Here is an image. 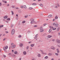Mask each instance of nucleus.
Wrapping results in <instances>:
<instances>
[{"label": "nucleus", "instance_id": "0e129e2a", "mask_svg": "<svg viewBox=\"0 0 60 60\" xmlns=\"http://www.w3.org/2000/svg\"><path fill=\"white\" fill-rule=\"evenodd\" d=\"M12 52H14V50H12Z\"/></svg>", "mask_w": 60, "mask_h": 60}, {"label": "nucleus", "instance_id": "864d4df0", "mask_svg": "<svg viewBox=\"0 0 60 60\" xmlns=\"http://www.w3.org/2000/svg\"><path fill=\"white\" fill-rule=\"evenodd\" d=\"M37 26V25H35L34 26V27H36Z\"/></svg>", "mask_w": 60, "mask_h": 60}, {"label": "nucleus", "instance_id": "13d9d810", "mask_svg": "<svg viewBox=\"0 0 60 60\" xmlns=\"http://www.w3.org/2000/svg\"><path fill=\"white\" fill-rule=\"evenodd\" d=\"M55 41V40L54 39L52 40V41Z\"/></svg>", "mask_w": 60, "mask_h": 60}, {"label": "nucleus", "instance_id": "bb28decb", "mask_svg": "<svg viewBox=\"0 0 60 60\" xmlns=\"http://www.w3.org/2000/svg\"><path fill=\"white\" fill-rule=\"evenodd\" d=\"M4 27V25H2L0 26V27L1 28V27Z\"/></svg>", "mask_w": 60, "mask_h": 60}, {"label": "nucleus", "instance_id": "aec40b11", "mask_svg": "<svg viewBox=\"0 0 60 60\" xmlns=\"http://www.w3.org/2000/svg\"><path fill=\"white\" fill-rule=\"evenodd\" d=\"M38 34H37L35 37V38H36L38 36Z\"/></svg>", "mask_w": 60, "mask_h": 60}, {"label": "nucleus", "instance_id": "c756f323", "mask_svg": "<svg viewBox=\"0 0 60 60\" xmlns=\"http://www.w3.org/2000/svg\"><path fill=\"white\" fill-rule=\"evenodd\" d=\"M29 48V46H27L26 47V49H28Z\"/></svg>", "mask_w": 60, "mask_h": 60}, {"label": "nucleus", "instance_id": "6e6d98bb", "mask_svg": "<svg viewBox=\"0 0 60 60\" xmlns=\"http://www.w3.org/2000/svg\"><path fill=\"white\" fill-rule=\"evenodd\" d=\"M55 20V19H54L52 21H54V20Z\"/></svg>", "mask_w": 60, "mask_h": 60}, {"label": "nucleus", "instance_id": "ea45409f", "mask_svg": "<svg viewBox=\"0 0 60 60\" xmlns=\"http://www.w3.org/2000/svg\"><path fill=\"white\" fill-rule=\"evenodd\" d=\"M21 37V35H19L18 36L19 38H20V37Z\"/></svg>", "mask_w": 60, "mask_h": 60}, {"label": "nucleus", "instance_id": "cd10ccee", "mask_svg": "<svg viewBox=\"0 0 60 60\" xmlns=\"http://www.w3.org/2000/svg\"><path fill=\"white\" fill-rule=\"evenodd\" d=\"M23 7L24 8H26V5H24L23 6Z\"/></svg>", "mask_w": 60, "mask_h": 60}, {"label": "nucleus", "instance_id": "b1692460", "mask_svg": "<svg viewBox=\"0 0 60 60\" xmlns=\"http://www.w3.org/2000/svg\"><path fill=\"white\" fill-rule=\"evenodd\" d=\"M25 22H26V21H22V23L23 24H24V23H25Z\"/></svg>", "mask_w": 60, "mask_h": 60}, {"label": "nucleus", "instance_id": "e2e57ef3", "mask_svg": "<svg viewBox=\"0 0 60 60\" xmlns=\"http://www.w3.org/2000/svg\"><path fill=\"white\" fill-rule=\"evenodd\" d=\"M58 50H59V49H57L56 50L57 51H58Z\"/></svg>", "mask_w": 60, "mask_h": 60}, {"label": "nucleus", "instance_id": "de8ad7c7", "mask_svg": "<svg viewBox=\"0 0 60 60\" xmlns=\"http://www.w3.org/2000/svg\"><path fill=\"white\" fill-rule=\"evenodd\" d=\"M13 26V25H11V27H12V26Z\"/></svg>", "mask_w": 60, "mask_h": 60}, {"label": "nucleus", "instance_id": "5701e85b", "mask_svg": "<svg viewBox=\"0 0 60 60\" xmlns=\"http://www.w3.org/2000/svg\"><path fill=\"white\" fill-rule=\"evenodd\" d=\"M39 5L40 6H41V7H43V5H42V4H39Z\"/></svg>", "mask_w": 60, "mask_h": 60}, {"label": "nucleus", "instance_id": "4c0bfd02", "mask_svg": "<svg viewBox=\"0 0 60 60\" xmlns=\"http://www.w3.org/2000/svg\"><path fill=\"white\" fill-rule=\"evenodd\" d=\"M47 35V34L46 33H45L44 34H43V36H45V35Z\"/></svg>", "mask_w": 60, "mask_h": 60}, {"label": "nucleus", "instance_id": "423d86ee", "mask_svg": "<svg viewBox=\"0 0 60 60\" xmlns=\"http://www.w3.org/2000/svg\"><path fill=\"white\" fill-rule=\"evenodd\" d=\"M8 49V46H6V47H4V50H6V49Z\"/></svg>", "mask_w": 60, "mask_h": 60}, {"label": "nucleus", "instance_id": "052dcab7", "mask_svg": "<svg viewBox=\"0 0 60 60\" xmlns=\"http://www.w3.org/2000/svg\"><path fill=\"white\" fill-rule=\"evenodd\" d=\"M11 45H13L14 44H13V43H12L11 44Z\"/></svg>", "mask_w": 60, "mask_h": 60}, {"label": "nucleus", "instance_id": "09e8293b", "mask_svg": "<svg viewBox=\"0 0 60 60\" xmlns=\"http://www.w3.org/2000/svg\"><path fill=\"white\" fill-rule=\"evenodd\" d=\"M4 57H6V55H4Z\"/></svg>", "mask_w": 60, "mask_h": 60}, {"label": "nucleus", "instance_id": "a18cd8bd", "mask_svg": "<svg viewBox=\"0 0 60 60\" xmlns=\"http://www.w3.org/2000/svg\"><path fill=\"white\" fill-rule=\"evenodd\" d=\"M21 8H23V7L22 6H21Z\"/></svg>", "mask_w": 60, "mask_h": 60}, {"label": "nucleus", "instance_id": "680f3d73", "mask_svg": "<svg viewBox=\"0 0 60 60\" xmlns=\"http://www.w3.org/2000/svg\"><path fill=\"white\" fill-rule=\"evenodd\" d=\"M59 51H57V53H59Z\"/></svg>", "mask_w": 60, "mask_h": 60}, {"label": "nucleus", "instance_id": "2f4dec72", "mask_svg": "<svg viewBox=\"0 0 60 60\" xmlns=\"http://www.w3.org/2000/svg\"><path fill=\"white\" fill-rule=\"evenodd\" d=\"M58 17L57 16H56L55 18V19H58Z\"/></svg>", "mask_w": 60, "mask_h": 60}, {"label": "nucleus", "instance_id": "39448f33", "mask_svg": "<svg viewBox=\"0 0 60 60\" xmlns=\"http://www.w3.org/2000/svg\"><path fill=\"white\" fill-rule=\"evenodd\" d=\"M51 49H53V50H55L56 49V48L55 47L53 46H52L51 47Z\"/></svg>", "mask_w": 60, "mask_h": 60}, {"label": "nucleus", "instance_id": "2eb2a0df", "mask_svg": "<svg viewBox=\"0 0 60 60\" xmlns=\"http://www.w3.org/2000/svg\"><path fill=\"white\" fill-rule=\"evenodd\" d=\"M2 2H3V3H5V4H6V3H7V1H5L4 0H3Z\"/></svg>", "mask_w": 60, "mask_h": 60}, {"label": "nucleus", "instance_id": "393cba45", "mask_svg": "<svg viewBox=\"0 0 60 60\" xmlns=\"http://www.w3.org/2000/svg\"><path fill=\"white\" fill-rule=\"evenodd\" d=\"M55 55L56 56H58L59 55V54L57 53H56L55 54Z\"/></svg>", "mask_w": 60, "mask_h": 60}, {"label": "nucleus", "instance_id": "6e6552de", "mask_svg": "<svg viewBox=\"0 0 60 60\" xmlns=\"http://www.w3.org/2000/svg\"><path fill=\"white\" fill-rule=\"evenodd\" d=\"M56 41L57 42V43H60V41L58 39H57L56 40Z\"/></svg>", "mask_w": 60, "mask_h": 60}, {"label": "nucleus", "instance_id": "1a4fd4ad", "mask_svg": "<svg viewBox=\"0 0 60 60\" xmlns=\"http://www.w3.org/2000/svg\"><path fill=\"white\" fill-rule=\"evenodd\" d=\"M47 38H51V37H52V35H49L47 36Z\"/></svg>", "mask_w": 60, "mask_h": 60}, {"label": "nucleus", "instance_id": "a878e982", "mask_svg": "<svg viewBox=\"0 0 60 60\" xmlns=\"http://www.w3.org/2000/svg\"><path fill=\"white\" fill-rule=\"evenodd\" d=\"M28 15H25L24 16V18H27L28 17Z\"/></svg>", "mask_w": 60, "mask_h": 60}, {"label": "nucleus", "instance_id": "f257e3e1", "mask_svg": "<svg viewBox=\"0 0 60 60\" xmlns=\"http://www.w3.org/2000/svg\"><path fill=\"white\" fill-rule=\"evenodd\" d=\"M30 21L31 24H33L35 23V21H34V19L33 18H31L30 19Z\"/></svg>", "mask_w": 60, "mask_h": 60}, {"label": "nucleus", "instance_id": "a211bd4d", "mask_svg": "<svg viewBox=\"0 0 60 60\" xmlns=\"http://www.w3.org/2000/svg\"><path fill=\"white\" fill-rule=\"evenodd\" d=\"M17 53H18V52H17V51H15L14 52V54H17Z\"/></svg>", "mask_w": 60, "mask_h": 60}, {"label": "nucleus", "instance_id": "c9c22d12", "mask_svg": "<svg viewBox=\"0 0 60 60\" xmlns=\"http://www.w3.org/2000/svg\"><path fill=\"white\" fill-rule=\"evenodd\" d=\"M7 20H10V18H8L7 19Z\"/></svg>", "mask_w": 60, "mask_h": 60}, {"label": "nucleus", "instance_id": "4d7b16f0", "mask_svg": "<svg viewBox=\"0 0 60 60\" xmlns=\"http://www.w3.org/2000/svg\"><path fill=\"white\" fill-rule=\"evenodd\" d=\"M6 22L7 23H8L9 22L8 21H6Z\"/></svg>", "mask_w": 60, "mask_h": 60}, {"label": "nucleus", "instance_id": "3c124183", "mask_svg": "<svg viewBox=\"0 0 60 60\" xmlns=\"http://www.w3.org/2000/svg\"><path fill=\"white\" fill-rule=\"evenodd\" d=\"M10 6V4H8V5H7V7H8V6Z\"/></svg>", "mask_w": 60, "mask_h": 60}, {"label": "nucleus", "instance_id": "bf43d9fd", "mask_svg": "<svg viewBox=\"0 0 60 60\" xmlns=\"http://www.w3.org/2000/svg\"><path fill=\"white\" fill-rule=\"evenodd\" d=\"M2 5V4H1V3H0V6H1Z\"/></svg>", "mask_w": 60, "mask_h": 60}, {"label": "nucleus", "instance_id": "603ef678", "mask_svg": "<svg viewBox=\"0 0 60 60\" xmlns=\"http://www.w3.org/2000/svg\"><path fill=\"white\" fill-rule=\"evenodd\" d=\"M21 59H22L21 58H20L19 59V60H21Z\"/></svg>", "mask_w": 60, "mask_h": 60}, {"label": "nucleus", "instance_id": "a19ab883", "mask_svg": "<svg viewBox=\"0 0 60 60\" xmlns=\"http://www.w3.org/2000/svg\"><path fill=\"white\" fill-rule=\"evenodd\" d=\"M58 35L59 36H60V33H58Z\"/></svg>", "mask_w": 60, "mask_h": 60}, {"label": "nucleus", "instance_id": "58836bf2", "mask_svg": "<svg viewBox=\"0 0 60 60\" xmlns=\"http://www.w3.org/2000/svg\"><path fill=\"white\" fill-rule=\"evenodd\" d=\"M32 5H36V4L35 3H33L32 4Z\"/></svg>", "mask_w": 60, "mask_h": 60}, {"label": "nucleus", "instance_id": "ddd939ff", "mask_svg": "<svg viewBox=\"0 0 60 60\" xmlns=\"http://www.w3.org/2000/svg\"><path fill=\"white\" fill-rule=\"evenodd\" d=\"M34 44H32L30 45V46L32 47H34Z\"/></svg>", "mask_w": 60, "mask_h": 60}, {"label": "nucleus", "instance_id": "69168bd1", "mask_svg": "<svg viewBox=\"0 0 60 60\" xmlns=\"http://www.w3.org/2000/svg\"><path fill=\"white\" fill-rule=\"evenodd\" d=\"M51 60H54V59L53 58L52 59H51Z\"/></svg>", "mask_w": 60, "mask_h": 60}, {"label": "nucleus", "instance_id": "c85d7f7f", "mask_svg": "<svg viewBox=\"0 0 60 60\" xmlns=\"http://www.w3.org/2000/svg\"><path fill=\"white\" fill-rule=\"evenodd\" d=\"M48 58V56H46L44 58L45 59H47Z\"/></svg>", "mask_w": 60, "mask_h": 60}, {"label": "nucleus", "instance_id": "49530a36", "mask_svg": "<svg viewBox=\"0 0 60 60\" xmlns=\"http://www.w3.org/2000/svg\"><path fill=\"white\" fill-rule=\"evenodd\" d=\"M50 28H53V27L52 26H50Z\"/></svg>", "mask_w": 60, "mask_h": 60}, {"label": "nucleus", "instance_id": "dca6fc26", "mask_svg": "<svg viewBox=\"0 0 60 60\" xmlns=\"http://www.w3.org/2000/svg\"><path fill=\"white\" fill-rule=\"evenodd\" d=\"M11 14L12 15H13L14 14V13L12 11H11Z\"/></svg>", "mask_w": 60, "mask_h": 60}, {"label": "nucleus", "instance_id": "9d476101", "mask_svg": "<svg viewBox=\"0 0 60 60\" xmlns=\"http://www.w3.org/2000/svg\"><path fill=\"white\" fill-rule=\"evenodd\" d=\"M7 18H8V16H7V15H6V16H4V19H7Z\"/></svg>", "mask_w": 60, "mask_h": 60}, {"label": "nucleus", "instance_id": "4468645a", "mask_svg": "<svg viewBox=\"0 0 60 60\" xmlns=\"http://www.w3.org/2000/svg\"><path fill=\"white\" fill-rule=\"evenodd\" d=\"M23 54L24 55H26V51H24L23 52Z\"/></svg>", "mask_w": 60, "mask_h": 60}, {"label": "nucleus", "instance_id": "f03ea898", "mask_svg": "<svg viewBox=\"0 0 60 60\" xmlns=\"http://www.w3.org/2000/svg\"><path fill=\"white\" fill-rule=\"evenodd\" d=\"M40 31L41 32H43V31H44V30L43 29V28L42 27H40Z\"/></svg>", "mask_w": 60, "mask_h": 60}, {"label": "nucleus", "instance_id": "4be33fe9", "mask_svg": "<svg viewBox=\"0 0 60 60\" xmlns=\"http://www.w3.org/2000/svg\"><path fill=\"white\" fill-rule=\"evenodd\" d=\"M58 24H57L55 25V26L56 27H58Z\"/></svg>", "mask_w": 60, "mask_h": 60}, {"label": "nucleus", "instance_id": "37998d69", "mask_svg": "<svg viewBox=\"0 0 60 60\" xmlns=\"http://www.w3.org/2000/svg\"><path fill=\"white\" fill-rule=\"evenodd\" d=\"M5 33H6V34H8V32L6 31L5 32Z\"/></svg>", "mask_w": 60, "mask_h": 60}, {"label": "nucleus", "instance_id": "0eeeda50", "mask_svg": "<svg viewBox=\"0 0 60 60\" xmlns=\"http://www.w3.org/2000/svg\"><path fill=\"white\" fill-rule=\"evenodd\" d=\"M23 46V44L22 43H20L19 44V46L20 47H22Z\"/></svg>", "mask_w": 60, "mask_h": 60}, {"label": "nucleus", "instance_id": "20e7f679", "mask_svg": "<svg viewBox=\"0 0 60 60\" xmlns=\"http://www.w3.org/2000/svg\"><path fill=\"white\" fill-rule=\"evenodd\" d=\"M11 48H12V49H14V48H15V47H16V45H11Z\"/></svg>", "mask_w": 60, "mask_h": 60}, {"label": "nucleus", "instance_id": "473e14b6", "mask_svg": "<svg viewBox=\"0 0 60 60\" xmlns=\"http://www.w3.org/2000/svg\"><path fill=\"white\" fill-rule=\"evenodd\" d=\"M18 12L19 13H21L22 12L20 10H19L18 11Z\"/></svg>", "mask_w": 60, "mask_h": 60}, {"label": "nucleus", "instance_id": "7ed1b4c3", "mask_svg": "<svg viewBox=\"0 0 60 60\" xmlns=\"http://www.w3.org/2000/svg\"><path fill=\"white\" fill-rule=\"evenodd\" d=\"M15 33V30L14 29H13L11 31V34L12 35H13Z\"/></svg>", "mask_w": 60, "mask_h": 60}, {"label": "nucleus", "instance_id": "f704fd0d", "mask_svg": "<svg viewBox=\"0 0 60 60\" xmlns=\"http://www.w3.org/2000/svg\"><path fill=\"white\" fill-rule=\"evenodd\" d=\"M53 30H55L56 29V28H52Z\"/></svg>", "mask_w": 60, "mask_h": 60}, {"label": "nucleus", "instance_id": "f8f14e48", "mask_svg": "<svg viewBox=\"0 0 60 60\" xmlns=\"http://www.w3.org/2000/svg\"><path fill=\"white\" fill-rule=\"evenodd\" d=\"M52 15H48V17L49 18H51V17H52Z\"/></svg>", "mask_w": 60, "mask_h": 60}, {"label": "nucleus", "instance_id": "72a5a7b5", "mask_svg": "<svg viewBox=\"0 0 60 60\" xmlns=\"http://www.w3.org/2000/svg\"><path fill=\"white\" fill-rule=\"evenodd\" d=\"M12 8H15V6L14 5H12L11 6Z\"/></svg>", "mask_w": 60, "mask_h": 60}, {"label": "nucleus", "instance_id": "79ce46f5", "mask_svg": "<svg viewBox=\"0 0 60 60\" xmlns=\"http://www.w3.org/2000/svg\"><path fill=\"white\" fill-rule=\"evenodd\" d=\"M55 8H57L58 7H57V6H55Z\"/></svg>", "mask_w": 60, "mask_h": 60}, {"label": "nucleus", "instance_id": "c03bdc74", "mask_svg": "<svg viewBox=\"0 0 60 60\" xmlns=\"http://www.w3.org/2000/svg\"><path fill=\"white\" fill-rule=\"evenodd\" d=\"M57 5L58 6V7H59L60 6H59V4H57Z\"/></svg>", "mask_w": 60, "mask_h": 60}, {"label": "nucleus", "instance_id": "8fccbe9b", "mask_svg": "<svg viewBox=\"0 0 60 60\" xmlns=\"http://www.w3.org/2000/svg\"><path fill=\"white\" fill-rule=\"evenodd\" d=\"M46 25H47V24H44V26H46Z\"/></svg>", "mask_w": 60, "mask_h": 60}, {"label": "nucleus", "instance_id": "9b49d317", "mask_svg": "<svg viewBox=\"0 0 60 60\" xmlns=\"http://www.w3.org/2000/svg\"><path fill=\"white\" fill-rule=\"evenodd\" d=\"M53 54L52 53H49L48 54V55L49 56H51Z\"/></svg>", "mask_w": 60, "mask_h": 60}, {"label": "nucleus", "instance_id": "f3484780", "mask_svg": "<svg viewBox=\"0 0 60 60\" xmlns=\"http://www.w3.org/2000/svg\"><path fill=\"white\" fill-rule=\"evenodd\" d=\"M40 52H41L43 54V50H40Z\"/></svg>", "mask_w": 60, "mask_h": 60}, {"label": "nucleus", "instance_id": "e433bc0d", "mask_svg": "<svg viewBox=\"0 0 60 60\" xmlns=\"http://www.w3.org/2000/svg\"><path fill=\"white\" fill-rule=\"evenodd\" d=\"M29 10H32L33 9V8L30 7L29 8Z\"/></svg>", "mask_w": 60, "mask_h": 60}, {"label": "nucleus", "instance_id": "338daca9", "mask_svg": "<svg viewBox=\"0 0 60 60\" xmlns=\"http://www.w3.org/2000/svg\"><path fill=\"white\" fill-rule=\"evenodd\" d=\"M5 38H4L3 39L4 41H5Z\"/></svg>", "mask_w": 60, "mask_h": 60}, {"label": "nucleus", "instance_id": "774afa93", "mask_svg": "<svg viewBox=\"0 0 60 60\" xmlns=\"http://www.w3.org/2000/svg\"><path fill=\"white\" fill-rule=\"evenodd\" d=\"M30 49H33V48H30Z\"/></svg>", "mask_w": 60, "mask_h": 60}, {"label": "nucleus", "instance_id": "5fc2aeb1", "mask_svg": "<svg viewBox=\"0 0 60 60\" xmlns=\"http://www.w3.org/2000/svg\"><path fill=\"white\" fill-rule=\"evenodd\" d=\"M53 25H56V23H53Z\"/></svg>", "mask_w": 60, "mask_h": 60}, {"label": "nucleus", "instance_id": "7c9ffc66", "mask_svg": "<svg viewBox=\"0 0 60 60\" xmlns=\"http://www.w3.org/2000/svg\"><path fill=\"white\" fill-rule=\"evenodd\" d=\"M41 55L40 54H39L38 55V56L39 57H41Z\"/></svg>", "mask_w": 60, "mask_h": 60}, {"label": "nucleus", "instance_id": "412c9836", "mask_svg": "<svg viewBox=\"0 0 60 60\" xmlns=\"http://www.w3.org/2000/svg\"><path fill=\"white\" fill-rule=\"evenodd\" d=\"M52 30V29H50L49 30V33H50V32H51V30Z\"/></svg>", "mask_w": 60, "mask_h": 60}, {"label": "nucleus", "instance_id": "6ab92c4d", "mask_svg": "<svg viewBox=\"0 0 60 60\" xmlns=\"http://www.w3.org/2000/svg\"><path fill=\"white\" fill-rule=\"evenodd\" d=\"M60 29V28L58 27L57 29V31H59V30Z\"/></svg>", "mask_w": 60, "mask_h": 60}]
</instances>
